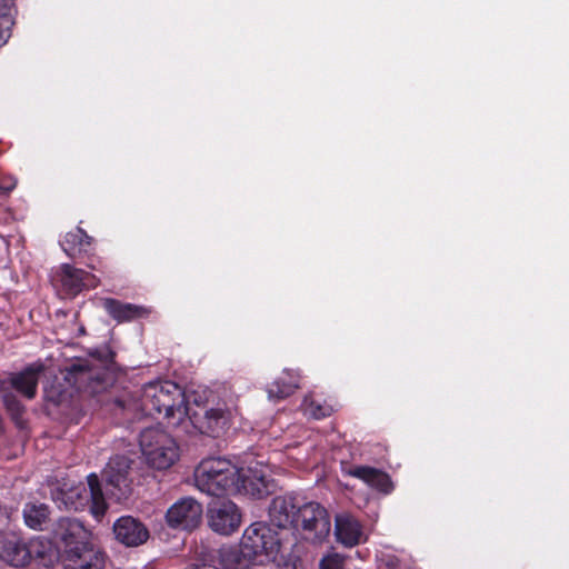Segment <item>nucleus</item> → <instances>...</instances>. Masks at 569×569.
Returning a JSON list of instances; mask_svg holds the SVG:
<instances>
[{
    "label": "nucleus",
    "instance_id": "nucleus-27",
    "mask_svg": "<svg viewBox=\"0 0 569 569\" xmlns=\"http://www.w3.org/2000/svg\"><path fill=\"white\" fill-rule=\"evenodd\" d=\"M49 507L44 503H27L23 508V518L26 525L34 530H42L49 520Z\"/></svg>",
    "mask_w": 569,
    "mask_h": 569
},
{
    "label": "nucleus",
    "instance_id": "nucleus-3",
    "mask_svg": "<svg viewBox=\"0 0 569 569\" xmlns=\"http://www.w3.org/2000/svg\"><path fill=\"white\" fill-rule=\"evenodd\" d=\"M87 480L88 486L80 482L67 488V483H63L52 492V498L56 503L68 510L78 511L89 507L91 515L99 520L104 516L108 505L103 497L99 477L96 473H90Z\"/></svg>",
    "mask_w": 569,
    "mask_h": 569
},
{
    "label": "nucleus",
    "instance_id": "nucleus-15",
    "mask_svg": "<svg viewBox=\"0 0 569 569\" xmlns=\"http://www.w3.org/2000/svg\"><path fill=\"white\" fill-rule=\"evenodd\" d=\"M67 569H104L106 553L88 541L72 549H67L63 556Z\"/></svg>",
    "mask_w": 569,
    "mask_h": 569
},
{
    "label": "nucleus",
    "instance_id": "nucleus-35",
    "mask_svg": "<svg viewBox=\"0 0 569 569\" xmlns=\"http://www.w3.org/2000/svg\"><path fill=\"white\" fill-rule=\"evenodd\" d=\"M113 403L118 407V408H121L123 409L124 408V401L120 398H114L113 399Z\"/></svg>",
    "mask_w": 569,
    "mask_h": 569
},
{
    "label": "nucleus",
    "instance_id": "nucleus-21",
    "mask_svg": "<svg viewBox=\"0 0 569 569\" xmlns=\"http://www.w3.org/2000/svg\"><path fill=\"white\" fill-rule=\"evenodd\" d=\"M103 308L107 313L118 322L136 320L148 315V310L143 307L129 302H121L113 298H106L103 300Z\"/></svg>",
    "mask_w": 569,
    "mask_h": 569
},
{
    "label": "nucleus",
    "instance_id": "nucleus-28",
    "mask_svg": "<svg viewBox=\"0 0 569 569\" xmlns=\"http://www.w3.org/2000/svg\"><path fill=\"white\" fill-rule=\"evenodd\" d=\"M72 395L62 387L60 382H53L49 387L44 388V399L56 406H59L67 401Z\"/></svg>",
    "mask_w": 569,
    "mask_h": 569
},
{
    "label": "nucleus",
    "instance_id": "nucleus-2",
    "mask_svg": "<svg viewBox=\"0 0 569 569\" xmlns=\"http://www.w3.org/2000/svg\"><path fill=\"white\" fill-rule=\"evenodd\" d=\"M142 409L149 416L163 415L168 427L182 423L189 413L184 390L170 380L154 381L144 386Z\"/></svg>",
    "mask_w": 569,
    "mask_h": 569
},
{
    "label": "nucleus",
    "instance_id": "nucleus-19",
    "mask_svg": "<svg viewBox=\"0 0 569 569\" xmlns=\"http://www.w3.org/2000/svg\"><path fill=\"white\" fill-rule=\"evenodd\" d=\"M42 363H31L21 371L9 375V382L12 390L28 400H33L38 393L40 375L43 371Z\"/></svg>",
    "mask_w": 569,
    "mask_h": 569
},
{
    "label": "nucleus",
    "instance_id": "nucleus-14",
    "mask_svg": "<svg viewBox=\"0 0 569 569\" xmlns=\"http://www.w3.org/2000/svg\"><path fill=\"white\" fill-rule=\"evenodd\" d=\"M131 460L123 455H116L111 457L103 470V479L108 486L112 487L117 492L112 491L119 498L127 497L131 491V480L129 479V471L131 468Z\"/></svg>",
    "mask_w": 569,
    "mask_h": 569
},
{
    "label": "nucleus",
    "instance_id": "nucleus-26",
    "mask_svg": "<svg viewBox=\"0 0 569 569\" xmlns=\"http://www.w3.org/2000/svg\"><path fill=\"white\" fill-rule=\"evenodd\" d=\"M298 388L297 379L289 373H283L269 385L267 391L270 399L282 400L291 396Z\"/></svg>",
    "mask_w": 569,
    "mask_h": 569
},
{
    "label": "nucleus",
    "instance_id": "nucleus-24",
    "mask_svg": "<svg viewBox=\"0 0 569 569\" xmlns=\"http://www.w3.org/2000/svg\"><path fill=\"white\" fill-rule=\"evenodd\" d=\"M254 560L253 556L247 555L241 541L239 546L219 549V561L223 569H249Z\"/></svg>",
    "mask_w": 569,
    "mask_h": 569
},
{
    "label": "nucleus",
    "instance_id": "nucleus-33",
    "mask_svg": "<svg viewBox=\"0 0 569 569\" xmlns=\"http://www.w3.org/2000/svg\"><path fill=\"white\" fill-rule=\"evenodd\" d=\"M10 389H11V387H10L9 378L0 379V393H2V396L6 393H13Z\"/></svg>",
    "mask_w": 569,
    "mask_h": 569
},
{
    "label": "nucleus",
    "instance_id": "nucleus-11",
    "mask_svg": "<svg viewBox=\"0 0 569 569\" xmlns=\"http://www.w3.org/2000/svg\"><path fill=\"white\" fill-rule=\"evenodd\" d=\"M272 481L261 465L238 468L237 488L233 493H242L254 499H262L271 493Z\"/></svg>",
    "mask_w": 569,
    "mask_h": 569
},
{
    "label": "nucleus",
    "instance_id": "nucleus-13",
    "mask_svg": "<svg viewBox=\"0 0 569 569\" xmlns=\"http://www.w3.org/2000/svg\"><path fill=\"white\" fill-rule=\"evenodd\" d=\"M208 522L210 528L220 535H231L241 522V512L231 500H218L208 509Z\"/></svg>",
    "mask_w": 569,
    "mask_h": 569
},
{
    "label": "nucleus",
    "instance_id": "nucleus-17",
    "mask_svg": "<svg viewBox=\"0 0 569 569\" xmlns=\"http://www.w3.org/2000/svg\"><path fill=\"white\" fill-rule=\"evenodd\" d=\"M300 502L296 496H278L272 499L269 507V518L272 526L279 529L293 528Z\"/></svg>",
    "mask_w": 569,
    "mask_h": 569
},
{
    "label": "nucleus",
    "instance_id": "nucleus-7",
    "mask_svg": "<svg viewBox=\"0 0 569 569\" xmlns=\"http://www.w3.org/2000/svg\"><path fill=\"white\" fill-rule=\"evenodd\" d=\"M293 529H301L305 538L313 543L322 542L331 529L327 509L316 501L300 503Z\"/></svg>",
    "mask_w": 569,
    "mask_h": 569
},
{
    "label": "nucleus",
    "instance_id": "nucleus-10",
    "mask_svg": "<svg viewBox=\"0 0 569 569\" xmlns=\"http://www.w3.org/2000/svg\"><path fill=\"white\" fill-rule=\"evenodd\" d=\"M202 505L192 497H183L176 501L166 512L167 525L172 529H196L202 520Z\"/></svg>",
    "mask_w": 569,
    "mask_h": 569
},
{
    "label": "nucleus",
    "instance_id": "nucleus-8",
    "mask_svg": "<svg viewBox=\"0 0 569 569\" xmlns=\"http://www.w3.org/2000/svg\"><path fill=\"white\" fill-rule=\"evenodd\" d=\"M0 557L12 567H24L33 558L44 560V546L39 539L6 538L0 542Z\"/></svg>",
    "mask_w": 569,
    "mask_h": 569
},
{
    "label": "nucleus",
    "instance_id": "nucleus-22",
    "mask_svg": "<svg viewBox=\"0 0 569 569\" xmlns=\"http://www.w3.org/2000/svg\"><path fill=\"white\" fill-rule=\"evenodd\" d=\"M92 242V237H90L81 227H76L73 230L66 233L60 244L67 256L76 259L82 253H87L91 249Z\"/></svg>",
    "mask_w": 569,
    "mask_h": 569
},
{
    "label": "nucleus",
    "instance_id": "nucleus-25",
    "mask_svg": "<svg viewBox=\"0 0 569 569\" xmlns=\"http://www.w3.org/2000/svg\"><path fill=\"white\" fill-rule=\"evenodd\" d=\"M3 408L10 420L19 430L28 428V419L26 418L27 408L16 393H6L1 397Z\"/></svg>",
    "mask_w": 569,
    "mask_h": 569
},
{
    "label": "nucleus",
    "instance_id": "nucleus-16",
    "mask_svg": "<svg viewBox=\"0 0 569 569\" xmlns=\"http://www.w3.org/2000/svg\"><path fill=\"white\" fill-rule=\"evenodd\" d=\"M117 541L126 547H138L149 538V530L139 519L132 516H122L112 527Z\"/></svg>",
    "mask_w": 569,
    "mask_h": 569
},
{
    "label": "nucleus",
    "instance_id": "nucleus-5",
    "mask_svg": "<svg viewBox=\"0 0 569 569\" xmlns=\"http://www.w3.org/2000/svg\"><path fill=\"white\" fill-rule=\"evenodd\" d=\"M141 451L147 463L158 470L170 468L179 458L177 442L158 428H146L139 436Z\"/></svg>",
    "mask_w": 569,
    "mask_h": 569
},
{
    "label": "nucleus",
    "instance_id": "nucleus-34",
    "mask_svg": "<svg viewBox=\"0 0 569 569\" xmlns=\"http://www.w3.org/2000/svg\"><path fill=\"white\" fill-rule=\"evenodd\" d=\"M16 188V181L0 184V192L8 194Z\"/></svg>",
    "mask_w": 569,
    "mask_h": 569
},
{
    "label": "nucleus",
    "instance_id": "nucleus-32",
    "mask_svg": "<svg viewBox=\"0 0 569 569\" xmlns=\"http://www.w3.org/2000/svg\"><path fill=\"white\" fill-rule=\"evenodd\" d=\"M278 569H305V566L298 557H290Z\"/></svg>",
    "mask_w": 569,
    "mask_h": 569
},
{
    "label": "nucleus",
    "instance_id": "nucleus-18",
    "mask_svg": "<svg viewBox=\"0 0 569 569\" xmlns=\"http://www.w3.org/2000/svg\"><path fill=\"white\" fill-rule=\"evenodd\" d=\"M52 536L57 542L63 545V551L67 555V549H72L73 546L78 547L86 542L89 532L78 519L64 517L54 523Z\"/></svg>",
    "mask_w": 569,
    "mask_h": 569
},
{
    "label": "nucleus",
    "instance_id": "nucleus-31",
    "mask_svg": "<svg viewBox=\"0 0 569 569\" xmlns=\"http://www.w3.org/2000/svg\"><path fill=\"white\" fill-rule=\"evenodd\" d=\"M320 569H343L341 559L337 556H327L320 561Z\"/></svg>",
    "mask_w": 569,
    "mask_h": 569
},
{
    "label": "nucleus",
    "instance_id": "nucleus-23",
    "mask_svg": "<svg viewBox=\"0 0 569 569\" xmlns=\"http://www.w3.org/2000/svg\"><path fill=\"white\" fill-rule=\"evenodd\" d=\"M362 535L361 525L357 519L349 515H340L336 517V536L337 539L347 547L357 546Z\"/></svg>",
    "mask_w": 569,
    "mask_h": 569
},
{
    "label": "nucleus",
    "instance_id": "nucleus-20",
    "mask_svg": "<svg viewBox=\"0 0 569 569\" xmlns=\"http://www.w3.org/2000/svg\"><path fill=\"white\" fill-rule=\"evenodd\" d=\"M348 475L362 480L369 487L385 495H389L393 490V482L390 476L375 467L355 466L349 469Z\"/></svg>",
    "mask_w": 569,
    "mask_h": 569
},
{
    "label": "nucleus",
    "instance_id": "nucleus-1",
    "mask_svg": "<svg viewBox=\"0 0 569 569\" xmlns=\"http://www.w3.org/2000/svg\"><path fill=\"white\" fill-rule=\"evenodd\" d=\"M116 352L109 346L89 352L88 359H78L64 369L63 380L77 392L97 397L117 381Z\"/></svg>",
    "mask_w": 569,
    "mask_h": 569
},
{
    "label": "nucleus",
    "instance_id": "nucleus-9",
    "mask_svg": "<svg viewBox=\"0 0 569 569\" xmlns=\"http://www.w3.org/2000/svg\"><path fill=\"white\" fill-rule=\"evenodd\" d=\"M54 280L59 293L68 299L77 297L83 290L94 289L99 284L94 274L69 263L61 264Z\"/></svg>",
    "mask_w": 569,
    "mask_h": 569
},
{
    "label": "nucleus",
    "instance_id": "nucleus-30",
    "mask_svg": "<svg viewBox=\"0 0 569 569\" xmlns=\"http://www.w3.org/2000/svg\"><path fill=\"white\" fill-rule=\"evenodd\" d=\"M11 0H0V47L6 43L7 38L9 34L7 33V30L3 28V24H7L10 22L9 19V8L8 3Z\"/></svg>",
    "mask_w": 569,
    "mask_h": 569
},
{
    "label": "nucleus",
    "instance_id": "nucleus-12",
    "mask_svg": "<svg viewBox=\"0 0 569 569\" xmlns=\"http://www.w3.org/2000/svg\"><path fill=\"white\" fill-rule=\"evenodd\" d=\"M187 419L202 435L212 438L222 436L230 427V411L222 408H210L188 413Z\"/></svg>",
    "mask_w": 569,
    "mask_h": 569
},
{
    "label": "nucleus",
    "instance_id": "nucleus-29",
    "mask_svg": "<svg viewBox=\"0 0 569 569\" xmlns=\"http://www.w3.org/2000/svg\"><path fill=\"white\" fill-rule=\"evenodd\" d=\"M308 411L315 419H323L332 415L333 407L326 401L320 402L315 398L310 400Z\"/></svg>",
    "mask_w": 569,
    "mask_h": 569
},
{
    "label": "nucleus",
    "instance_id": "nucleus-4",
    "mask_svg": "<svg viewBox=\"0 0 569 569\" xmlns=\"http://www.w3.org/2000/svg\"><path fill=\"white\" fill-rule=\"evenodd\" d=\"M237 479L238 467L220 457L203 459L194 470L196 486L202 492L214 497L233 493Z\"/></svg>",
    "mask_w": 569,
    "mask_h": 569
},
{
    "label": "nucleus",
    "instance_id": "nucleus-6",
    "mask_svg": "<svg viewBox=\"0 0 569 569\" xmlns=\"http://www.w3.org/2000/svg\"><path fill=\"white\" fill-rule=\"evenodd\" d=\"M241 542L247 555L253 556L260 563L276 560L281 548L279 533L263 521L251 523L244 530Z\"/></svg>",
    "mask_w": 569,
    "mask_h": 569
}]
</instances>
